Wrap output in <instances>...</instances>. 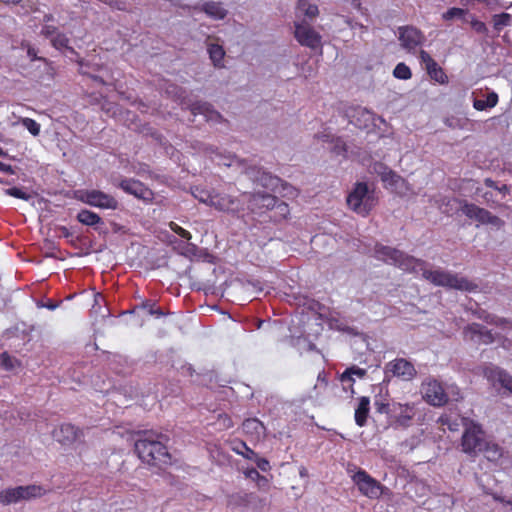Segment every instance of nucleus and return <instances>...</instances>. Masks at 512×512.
I'll return each mask as SVG.
<instances>
[{
	"label": "nucleus",
	"instance_id": "obj_1",
	"mask_svg": "<svg viewBox=\"0 0 512 512\" xmlns=\"http://www.w3.org/2000/svg\"><path fill=\"white\" fill-rule=\"evenodd\" d=\"M135 441V452L149 465L168 464L170 455L164 441L167 437L154 431H139Z\"/></svg>",
	"mask_w": 512,
	"mask_h": 512
},
{
	"label": "nucleus",
	"instance_id": "obj_2",
	"mask_svg": "<svg viewBox=\"0 0 512 512\" xmlns=\"http://www.w3.org/2000/svg\"><path fill=\"white\" fill-rule=\"evenodd\" d=\"M428 263L423 260V265L417 266V273L421 272L422 277L435 286L456 289L460 291H474L478 288L477 284L469 281L465 277L444 270H430Z\"/></svg>",
	"mask_w": 512,
	"mask_h": 512
},
{
	"label": "nucleus",
	"instance_id": "obj_3",
	"mask_svg": "<svg viewBox=\"0 0 512 512\" xmlns=\"http://www.w3.org/2000/svg\"><path fill=\"white\" fill-rule=\"evenodd\" d=\"M378 202L375 188L366 182H356L346 198L348 208L362 217H367Z\"/></svg>",
	"mask_w": 512,
	"mask_h": 512
},
{
	"label": "nucleus",
	"instance_id": "obj_4",
	"mask_svg": "<svg viewBox=\"0 0 512 512\" xmlns=\"http://www.w3.org/2000/svg\"><path fill=\"white\" fill-rule=\"evenodd\" d=\"M165 92L181 106L188 108L192 115H203L207 122H217L222 118L221 114L215 111L209 103L200 101L192 102L189 95L182 87L175 84H169L167 85Z\"/></svg>",
	"mask_w": 512,
	"mask_h": 512
},
{
	"label": "nucleus",
	"instance_id": "obj_5",
	"mask_svg": "<svg viewBox=\"0 0 512 512\" xmlns=\"http://www.w3.org/2000/svg\"><path fill=\"white\" fill-rule=\"evenodd\" d=\"M374 252L377 259L386 264L394 265L405 272L416 273L417 266L423 265L422 259L415 258L401 250L382 244H376Z\"/></svg>",
	"mask_w": 512,
	"mask_h": 512
},
{
	"label": "nucleus",
	"instance_id": "obj_6",
	"mask_svg": "<svg viewBox=\"0 0 512 512\" xmlns=\"http://www.w3.org/2000/svg\"><path fill=\"white\" fill-rule=\"evenodd\" d=\"M462 421L465 428L461 441L462 450L470 456H476L484 449L486 442L484 432L481 426L473 420L463 418Z\"/></svg>",
	"mask_w": 512,
	"mask_h": 512
},
{
	"label": "nucleus",
	"instance_id": "obj_7",
	"mask_svg": "<svg viewBox=\"0 0 512 512\" xmlns=\"http://www.w3.org/2000/svg\"><path fill=\"white\" fill-rule=\"evenodd\" d=\"M46 494V489L40 485L18 486L7 488L0 492V503L9 505L20 501H29Z\"/></svg>",
	"mask_w": 512,
	"mask_h": 512
},
{
	"label": "nucleus",
	"instance_id": "obj_8",
	"mask_svg": "<svg viewBox=\"0 0 512 512\" xmlns=\"http://www.w3.org/2000/svg\"><path fill=\"white\" fill-rule=\"evenodd\" d=\"M450 203L461 204L462 213L469 219L475 220L480 224H489L498 229L504 226V221L498 216L493 215L488 210L481 208L473 203H468L465 200L460 201L456 198L448 199L447 205Z\"/></svg>",
	"mask_w": 512,
	"mask_h": 512
},
{
	"label": "nucleus",
	"instance_id": "obj_9",
	"mask_svg": "<svg viewBox=\"0 0 512 512\" xmlns=\"http://www.w3.org/2000/svg\"><path fill=\"white\" fill-rule=\"evenodd\" d=\"M375 172L380 176L386 189L399 196H406L411 192L409 183L396 172L383 164L374 166Z\"/></svg>",
	"mask_w": 512,
	"mask_h": 512
},
{
	"label": "nucleus",
	"instance_id": "obj_10",
	"mask_svg": "<svg viewBox=\"0 0 512 512\" xmlns=\"http://www.w3.org/2000/svg\"><path fill=\"white\" fill-rule=\"evenodd\" d=\"M75 199L87 205L100 209L116 210L118 208L117 199L101 190H77L74 193Z\"/></svg>",
	"mask_w": 512,
	"mask_h": 512
},
{
	"label": "nucleus",
	"instance_id": "obj_11",
	"mask_svg": "<svg viewBox=\"0 0 512 512\" xmlns=\"http://www.w3.org/2000/svg\"><path fill=\"white\" fill-rule=\"evenodd\" d=\"M240 197L244 198V204H247V208L251 213L259 216L268 213L275 205L276 199V196L266 192H244L241 193Z\"/></svg>",
	"mask_w": 512,
	"mask_h": 512
},
{
	"label": "nucleus",
	"instance_id": "obj_12",
	"mask_svg": "<svg viewBox=\"0 0 512 512\" xmlns=\"http://www.w3.org/2000/svg\"><path fill=\"white\" fill-rule=\"evenodd\" d=\"M212 207L221 212L236 214L244 210V198L213 190Z\"/></svg>",
	"mask_w": 512,
	"mask_h": 512
},
{
	"label": "nucleus",
	"instance_id": "obj_13",
	"mask_svg": "<svg viewBox=\"0 0 512 512\" xmlns=\"http://www.w3.org/2000/svg\"><path fill=\"white\" fill-rule=\"evenodd\" d=\"M416 412L414 403L393 402L390 423L395 427L407 428L411 425Z\"/></svg>",
	"mask_w": 512,
	"mask_h": 512
},
{
	"label": "nucleus",
	"instance_id": "obj_14",
	"mask_svg": "<svg viewBox=\"0 0 512 512\" xmlns=\"http://www.w3.org/2000/svg\"><path fill=\"white\" fill-rule=\"evenodd\" d=\"M424 400L432 406H443L448 402V396L442 385L435 379H428L422 384Z\"/></svg>",
	"mask_w": 512,
	"mask_h": 512
},
{
	"label": "nucleus",
	"instance_id": "obj_15",
	"mask_svg": "<svg viewBox=\"0 0 512 512\" xmlns=\"http://www.w3.org/2000/svg\"><path fill=\"white\" fill-rule=\"evenodd\" d=\"M118 187L121 188L125 193L133 195L134 197L143 200L146 203H151L154 199V192L137 179H122L119 182Z\"/></svg>",
	"mask_w": 512,
	"mask_h": 512
},
{
	"label": "nucleus",
	"instance_id": "obj_16",
	"mask_svg": "<svg viewBox=\"0 0 512 512\" xmlns=\"http://www.w3.org/2000/svg\"><path fill=\"white\" fill-rule=\"evenodd\" d=\"M399 41L405 50L412 52L425 42V36L413 26H403L399 28Z\"/></svg>",
	"mask_w": 512,
	"mask_h": 512
},
{
	"label": "nucleus",
	"instance_id": "obj_17",
	"mask_svg": "<svg viewBox=\"0 0 512 512\" xmlns=\"http://www.w3.org/2000/svg\"><path fill=\"white\" fill-rule=\"evenodd\" d=\"M353 481L358 486L361 493L369 498H376L381 493L380 483L364 470H358L353 476Z\"/></svg>",
	"mask_w": 512,
	"mask_h": 512
},
{
	"label": "nucleus",
	"instance_id": "obj_18",
	"mask_svg": "<svg viewBox=\"0 0 512 512\" xmlns=\"http://www.w3.org/2000/svg\"><path fill=\"white\" fill-rule=\"evenodd\" d=\"M463 337L465 341L475 344H491L494 342L492 332L478 323L468 324L463 329Z\"/></svg>",
	"mask_w": 512,
	"mask_h": 512
},
{
	"label": "nucleus",
	"instance_id": "obj_19",
	"mask_svg": "<svg viewBox=\"0 0 512 512\" xmlns=\"http://www.w3.org/2000/svg\"><path fill=\"white\" fill-rule=\"evenodd\" d=\"M294 36L302 46L311 49L317 48L321 43V36L308 23H295Z\"/></svg>",
	"mask_w": 512,
	"mask_h": 512
},
{
	"label": "nucleus",
	"instance_id": "obj_20",
	"mask_svg": "<svg viewBox=\"0 0 512 512\" xmlns=\"http://www.w3.org/2000/svg\"><path fill=\"white\" fill-rule=\"evenodd\" d=\"M419 59L432 80L439 84L448 83V76L428 52L420 50Z\"/></svg>",
	"mask_w": 512,
	"mask_h": 512
},
{
	"label": "nucleus",
	"instance_id": "obj_21",
	"mask_svg": "<svg viewBox=\"0 0 512 512\" xmlns=\"http://www.w3.org/2000/svg\"><path fill=\"white\" fill-rule=\"evenodd\" d=\"M483 374L494 386L499 384L502 388L512 394V376L505 370L494 365H486Z\"/></svg>",
	"mask_w": 512,
	"mask_h": 512
},
{
	"label": "nucleus",
	"instance_id": "obj_22",
	"mask_svg": "<svg viewBox=\"0 0 512 512\" xmlns=\"http://www.w3.org/2000/svg\"><path fill=\"white\" fill-rule=\"evenodd\" d=\"M387 373H392L393 376L401 377L404 380H410L416 374L413 364L403 358L391 361L386 367Z\"/></svg>",
	"mask_w": 512,
	"mask_h": 512
},
{
	"label": "nucleus",
	"instance_id": "obj_23",
	"mask_svg": "<svg viewBox=\"0 0 512 512\" xmlns=\"http://www.w3.org/2000/svg\"><path fill=\"white\" fill-rule=\"evenodd\" d=\"M81 436V431L71 424H62L53 431V438L62 445H71Z\"/></svg>",
	"mask_w": 512,
	"mask_h": 512
},
{
	"label": "nucleus",
	"instance_id": "obj_24",
	"mask_svg": "<svg viewBox=\"0 0 512 512\" xmlns=\"http://www.w3.org/2000/svg\"><path fill=\"white\" fill-rule=\"evenodd\" d=\"M350 123L359 129H367L374 124V114L366 108L355 107L348 114Z\"/></svg>",
	"mask_w": 512,
	"mask_h": 512
},
{
	"label": "nucleus",
	"instance_id": "obj_25",
	"mask_svg": "<svg viewBox=\"0 0 512 512\" xmlns=\"http://www.w3.org/2000/svg\"><path fill=\"white\" fill-rule=\"evenodd\" d=\"M370 411V399L367 396L359 398L358 406L355 409V422L359 427H363L367 423V418Z\"/></svg>",
	"mask_w": 512,
	"mask_h": 512
},
{
	"label": "nucleus",
	"instance_id": "obj_26",
	"mask_svg": "<svg viewBox=\"0 0 512 512\" xmlns=\"http://www.w3.org/2000/svg\"><path fill=\"white\" fill-rule=\"evenodd\" d=\"M269 212L271 213L269 215L270 220L274 223H279L288 218L290 214V208L286 202L281 201L276 197L275 205L269 210Z\"/></svg>",
	"mask_w": 512,
	"mask_h": 512
},
{
	"label": "nucleus",
	"instance_id": "obj_27",
	"mask_svg": "<svg viewBox=\"0 0 512 512\" xmlns=\"http://www.w3.org/2000/svg\"><path fill=\"white\" fill-rule=\"evenodd\" d=\"M243 431L253 437L260 438L265 435V426L257 418L246 419L242 424Z\"/></svg>",
	"mask_w": 512,
	"mask_h": 512
},
{
	"label": "nucleus",
	"instance_id": "obj_28",
	"mask_svg": "<svg viewBox=\"0 0 512 512\" xmlns=\"http://www.w3.org/2000/svg\"><path fill=\"white\" fill-rule=\"evenodd\" d=\"M202 11L215 20H222L227 15V10L223 7L222 3L214 1L205 2L202 6Z\"/></svg>",
	"mask_w": 512,
	"mask_h": 512
},
{
	"label": "nucleus",
	"instance_id": "obj_29",
	"mask_svg": "<svg viewBox=\"0 0 512 512\" xmlns=\"http://www.w3.org/2000/svg\"><path fill=\"white\" fill-rule=\"evenodd\" d=\"M135 311H143L145 314L150 316L161 317L164 315L161 307L156 305V302L151 299H145L140 304L136 305L133 309Z\"/></svg>",
	"mask_w": 512,
	"mask_h": 512
},
{
	"label": "nucleus",
	"instance_id": "obj_30",
	"mask_svg": "<svg viewBox=\"0 0 512 512\" xmlns=\"http://www.w3.org/2000/svg\"><path fill=\"white\" fill-rule=\"evenodd\" d=\"M76 218L81 224L86 226H96L103 223L102 218L97 213L87 209L79 211Z\"/></svg>",
	"mask_w": 512,
	"mask_h": 512
},
{
	"label": "nucleus",
	"instance_id": "obj_31",
	"mask_svg": "<svg viewBox=\"0 0 512 512\" xmlns=\"http://www.w3.org/2000/svg\"><path fill=\"white\" fill-rule=\"evenodd\" d=\"M498 94L494 91L489 92L485 99H474L473 107L477 111H484L488 108H493L498 103Z\"/></svg>",
	"mask_w": 512,
	"mask_h": 512
},
{
	"label": "nucleus",
	"instance_id": "obj_32",
	"mask_svg": "<svg viewBox=\"0 0 512 512\" xmlns=\"http://www.w3.org/2000/svg\"><path fill=\"white\" fill-rule=\"evenodd\" d=\"M207 50L214 66L219 68L223 67V59L225 56V51L223 47L219 44L211 43L208 45Z\"/></svg>",
	"mask_w": 512,
	"mask_h": 512
},
{
	"label": "nucleus",
	"instance_id": "obj_33",
	"mask_svg": "<svg viewBox=\"0 0 512 512\" xmlns=\"http://www.w3.org/2000/svg\"><path fill=\"white\" fill-rule=\"evenodd\" d=\"M0 364L3 369L12 372H18L22 368V363L14 354H1Z\"/></svg>",
	"mask_w": 512,
	"mask_h": 512
},
{
	"label": "nucleus",
	"instance_id": "obj_34",
	"mask_svg": "<svg viewBox=\"0 0 512 512\" xmlns=\"http://www.w3.org/2000/svg\"><path fill=\"white\" fill-rule=\"evenodd\" d=\"M477 317L486 322L487 324L495 326L505 327L506 325L511 324V322L508 321L507 319L490 314L484 310L477 312Z\"/></svg>",
	"mask_w": 512,
	"mask_h": 512
},
{
	"label": "nucleus",
	"instance_id": "obj_35",
	"mask_svg": "<svg viewBox=\"0 0 512 512\" xmlns=\"http://www.w3.org/2000/svg\"><path fill=\"white\" fill-rule=\"evenodd\" d=\"M489 461H497L502 456V448L491 442H485L484 449L482 451Z\"/></svg>",
	"mask_w": 512,
	"mask_h": 512
},
{
	"label": "nucleus",
	"instance_id": "obj_36",
	"mask_svg": "<svg viewBox=\"0 0 512 512\" xmlns=\"http://www.w3.org/2000/svg\"><path fill=\"white\" fill-rule=\"evenodd\" d=\"M298 8L307 16L309 19L316 18L319 14V9L316 4L310 3L308 0H299Z\"/></svg>",
	"mask_w": 512,
	"mask_h": 512
},
{
	"label": "nucleus",
	"instance_id": "obj_37",
	"mask_svg": "<svg viewBox=\"0 0 512 512\" xmlns=\"http://www.w3.org/2000/svg\"><path fill=\"white\" fill-rule=\"evenodd\" d=\"M232 450L238 455L243 456L245 459L252 460L256 458V452H254L251 448H249L245 442L238 441L235 442Z\"/></svg>",
	"mask_w": 512,
	"mask_h": 512
},
{
	"label": "nucleus",
	"instance_id": "obj_38",
	"mask_svg": "<svg viewBox=\"0 0 512 512\" xmlns=\"http://www.w3.org/2000/svg\"><path fill=\"white\" fill-rule=\"evenodd\" d=\"M512 16L508 13H501L493 16V25L497 31L511 24Z\"/></svg>",
	"mask_w": 512,
	"mask_h": 512
},
{
	"label": "nucleus",
	"instance_id": "obj_39",
	"mask_svg": "<svg viewBox=\"0 0 512 512\" xmlns=\"http://www.w3.org/2000/svg\"><path fill=\"white\" fill-rule=\"evenodd\" d=\"M393 76L397 79L408 80L412 77L411 69L403 62L398 63L393 70Z\"/></svg>",
	"mask_w": 512,
	"mask_h": 512
},
{
	"label": "nucleus",
	"instance_id": "obj_40",
	"mask_svg": "<svg viewBox=\"0 0 512 512\" xmlns=\"http://www.w3.org/2000/svg\"><path fill=\"white\" fill-rule=\"evenodd\" d=\"M20 123L33 135L38 136L40 134V124L32 118L24 117L20 119Z\"/></svg>",
	"mask_w": 512,
	"mask_h": 512
},
{
	"label": "nucleus",
	"instance_id": "obj_41",
	"mask_svg": "<svg viewBox=\"0 0 512 512\" xmlns=\"http://www.w3.org/2000/svg\"><path fill=\"white\" fill-rule=\"evenodd\" d=\"M366 374V370L358 368V367H351L348 368L342 375H341V381L343 383L345 382H353L352 375H357L358 377H363Z\"/></svg>",
	"mask_w": 512,
	"mask_h": 512
},
{
	"label": "nucleus",
	"instance_id": "obj_42",
	"mask_svg": "<svg viewBox=\"0 0 512 512\" xmlns=\"http://www.w3.org/2000/svg\"><path fill=\"white\" fill-rule=\"evenodd\" d=\"M5 193L9 196H12L17 199L25 200V201H27L31 198V196L27 192H25L23 189L18 188V187L8 188L5 190Z\"/></svg>",
	"mask_w": 512,
	"mask_h": 512
},
{
	"label": "nucleus",
	"instance_id": "obj_43",
	"mask_svg": "<svg viewBox=\"0 0 512 512\" xmlns=\"http://www.w3.org/2000/svg\"><path fill=\"white\" fill-rule=\"evenodd\" d=\"M197 193H194V196L202 203L207 204L212 207V201H213V191H206V190H198L196 189Z\"/></svg>",
	"mask_w": 512,
	"mask_h": 512
},
{
	"label": "nucleus",
	"instance_id": "obj_44",
	"mask_svg": "<svg viewBox=\"0 0 512 512\" xmlns=\"http://www.w3.org/2000/svg\"><path fill=\"white\" fill-rule=\"evenodd\" d=\"M466 14V10L458 7L449 8L445 13H443L442 18L445 21H450L455 17H462Z\"/></svg>",
	"mask_w": 512,
	"mask_h": 512
},
{
	"label": "nucleus",
	"instance_id": "obj_45",
	"mask_svg": "<svg viewBox=\"0 0 512 512\" xmlns=\"http://www.w3.org/2000/svg\"><path fill=\"white\" fill-rule=\"evenodd\" d=\"M332 153L336 156H345L347 153L346 143L341 138H336L333 141Z\"/></svg>",
	"mask_w": 512,
	"mask_h": 512
},
{
	"label": "nucleus",
	"instance_id": "obj_46",
	"mask_svg": "<svg viewBox=\"0 0 512 512\" xmlns=\"http://www.w3.org/2000/svg\"><path fill=\"white\" fill-rule=\"evenodd\" d=\"M169 227H170V229H171L174 233H176V234H177V235H179L181 238H183V239H185V240H187V241H189V240L192 238V235H191V233H190L188 230H186V229L182 228L181 226H179V225H178L177 223H175V222H170V223H169Z\"/></svg>",
	"mask_w": 512,
	"mask_h": 512
},
{
	"label": "nucleus",
	"instance_id": "obj_47",
	"mask_svg": "<svg viewBox=\"0 0 512 512\" xmlns=\"http://www.w3.org/2000/svg\"><path fill=\"white\" fill-rule=\"evenodd\" d=\"M393 408V402L391 404L389 403H376V410L378 413L386 414L388 418H391V411Z\"/></svg>",
	"mask_w": 512,
	"mask_h": 512
},
{
	"label": "nucleus",
	"instance_id": "obj_48",
	"mask_svg": "<svg viewBox=\"0 0 512 512\" xmlns=\"http://www.w3.org/2000/svg\"><path fill=\"white\" fill-rule=\"evenodd\" d=\"M68 42L69 40L64 34H58L56 37L52 39V44L56 48L67 47Z\"/></svg>",
	"mask_w": 512,
	"mask_h": 512
},
{
	"label": "nucleus",
	"instance_id": "obj_49",
	"mask_svg": "<svg viewBox=\"0 0 512 512\" xmlns=\"http://www.w3.org/2000/svg\"><path fill=\"white\" fill-rule=\"evenodd\" d=\"M251 461L255 462L257 467L264 472L268 471L270 468L269 461L260 457L258 454H256V458L252 459Z\"/></svg>",
	"mask_w": 512,
	"mask_h": 512
},
{
	"label": "nucleus",
	"instance_id": "obj_50",
	"mask_svg": "<svg viewBox=\"0 0 512 512\" xmlns=\"http://www.w3.org/2000/svg\"><path fill=\"white\" fill-rule=\"evenodd\" d=\"M471 26L478 33H485L487 31L485 23L477 19L471 21Z\"/></svg>",
	"mask_w": 512,
	"mask_h": 512
},
{
	"label": "nucleus",
	"instance_id": "obj_51",
	"mask_svg": "<svg viewBox=\"0 0 512 512\" xmlns=\"http://www.w3.org/2000/svg\"><path fill=\"white\" fill-rule=\"evenodd\" d=\"M317 384L314 386V389H317L318 387H326L328 385L327 379H326V373L324 371L320 372L317 376Z\"/></svg>",
	"mask_w": 512,
	"mask_h": 512
},
{
	"label": "nucleus",
	"instance_id": "obj_52",
	"mask_svg": "<svg viewBox=\"0 0 512 512\" xmlns=\"http://www.w3.org/2000/svg\"><path fill=\"white\" fill-rule=\"evenodd\" d=\"M112 8L117 10H125V3L119 0H108L106 1Z\"/></svg>",
	"mask_w": 512,
	"mask_h": 512
},
{
	"label": "nucleus",
	"instance_id": "obj_53",
	"mask_svg": "<svg viewBox=\"0 0 512 512\" xmlns=\"http://www.w3.org/2000/svg\"><path fill=\"white\" fill-rule=\"evenodd\" d=\"M245 476L247 478H250L252 480H256L258 478H260V474L259 472L257 471V469L255 468H250V469H247L245 472H244Z\"/></svg>",
	"mask_w": 512,
	"mask_h": 512
},
{
	"label": "nucleus",
	"instance_id": "obj_54",
	"mask_svg": "<svg viewBox=\"0 0 512 512\" xmlns=\"http://www.w3.org/2000/svg\"><path fill=\"white\" fill-rule=\"evenodd\" d=\"M0 172H4L6 174L13 175L14 169L10 164H6V163L0 161Z\"/></svg>",
	"mask_w": 512,
	"mask_h": 512
},
{
	"label": "nucleus",
	"instance_id": "obj_55",
	"mask_svg": "<svg viewBox=\"0 0 512 512\" xmlns=\"http://www.w3.org/2000/svg\"><path fill=\"white\" fill-rule=\"evenodd\" d=\"M55 31H56L55 26L47 25V26L43 27L41 33L45 36H51Z\"/></svg>",
	"mask_w": 512,
	"mask_h": 512
},
{
	"label": "nucleus",
	"instance_id": "obj_56",
	"mask_svg": "<svg viewBox=\"0 0 512 512\" xmlns=\"http://www.w3.org/2000/svg\"><path fill=\"white\" fill-rule=\"evenodd\" d=\"M220 419L223 420V426L226 428L232 427V421L227 415H220Z\"/></svg>",
	"mask_w": 512,
	"mask_h": 512
},
{
	"label": "nucleus",
	"instance_id": "obj_57",
	"mask_svg": "<svg viewBox=\"0 0 512 512\" xmlns=\"http://www.w3.org/2000/svg\"><path fill=\"white\" fill-rule=\"evenodd\" d=\"M23 0H0V3L7 5V6H15L22 2Z\"/></svg>",
	"mask_w": 512,
	"mask_h": 512
},
{
	"label": "nucleus",
	"instance_id": "obj_58",
	"mask_svg": "<svg viewBox=\"0 0 512 512\" xmlns=\"http://www.w3.org/2000/svg\"><path fill=\"white\" fill-rule=\"evenodd\" d=\"M27 54L28 56L30 57V59L32 61H35V60H38L39 58L37 57V52L34 48H29L28 51H27Z\"/></svg>",
	"mask_w": 512,
	"mask_h": 512
},
{
	"label": "nucleus",
	"instance_id": "obj_59",
	"mask_svg": "<svg viewBox=\"0 0 512 512\" xmlns=\"http://www.w3.org/2000/svg\"><path fill=\"white\" fill-rule=\"evenodd\" d=\"M484 184L489 187V188H493V189H497V184L494 180H492L491 178H486L484 180Z\"/></svg>",
	"mask_w": 512,
	"mask_h": 512
},
{
	"label": "nucleus",
	"instance_id": "obj_60",
	"mask_svg": "<svg viewBox=\"0 0 512 512\" xmlns=\"http://www.w3.org/2000/svg\"><path fill=\"white\" fill-rule=\"evenodd\" d=\"M269 182V185L276 187L281 182V179L278 177L269 176Z\"/></svg>",
	"mask_w": 512,
	"mask_h": 512
},
{
	"label": "nucleus",
	"instance_id": "obj_61",
	"mask_svg": "<svg viewBox=\"0 0 512 512\" xmlns=\"http://www.w3.org/2000/svg\"><path fill=\"white\" fill-rule=\"evenodd\" d=\"M284 189H289V191L287 193H285V195H290V196H296L297 195V191L293 187H291V186L285 185Z\"/></svg>",
	"mask_w": 512,
	"mask_h": 512
},
{
	"label": "nucleus",
	"instance_id": "obj_62",
	"mask_svg": "<svg viewBox=\"0 0 512 512\" xmlns=\"http://www.w3.org/2000/svg\"><path fill=\"white\" fill-rule=\"evenodd\" d=\"M496 190H498L499 192H501V193H503V194H506V193H508V192H509V188H508V186H507V185H505V184H504V185H502L501 187H498V186H497V189H496Z\"/></svg>",
	"mask_w": 512,
	"mask_h": 512
},
{
	"label": "nucleus",
	"instance_id": "obj_63",
	"mask_svg": "<svg viewBox=\"0 0 512 512\" xmlns=\"http://www.w3.org/2000/svg\"><path fill=\"white\" fill-rule=\"evenodd\" d=\"M78 63L80 65V67H81L80 73L83 74V75H89L88 72L83 69V66H84L83 60L79 61Z\"/></svg>",
	"mask_w": 512,
	"mask_h": 512
},
{
	"label": "nucleus",
	"instance_id": "obj_64",
	"mask_svg": "<svg viewBox=\"0 0 512 512\" xmlns=\"http://www.w3.org/2000/svg\"><path fill=\"white\" fill-rule=\"evenodd\" d=\"M91 78H92L93 80H95V81L100 82L101 84H104L103 79H102V78H100V77H98V76H91Z\"/></svg>",
	"mask_w": 512,
	"mask_h": 512
}]
</instances>
